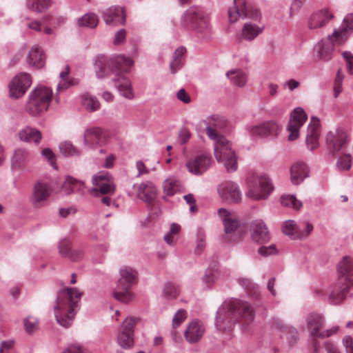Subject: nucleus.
Here are the masks:
<instances>
[{
	"instance_id": "nucleus-9",
	"label": "nucleus",
	"mask_w": 353,
	"mask_h": 353,
	"mask_svg": "<svg viewBox=\"0 0 353 353\" xmlns=\"http://www.w3.org/2000/svg\"><path fill=\"white\" fill-rule=\"evenodd\" d=\"M273 188L270 179L265 175L252 174L248 179V197L253 200L266 199Z\"/></svg>"
},
{
	"instance_id": "nucleus-28",
	"label": "nucleus",
	"mask_w": 353,
	"mask_h": 353,
	"mask_svg": "<svg viewBox=\"0 0 353 353\" xmlns=\"http://www.w3.org/2000/svg\"><path fill=\"white\" fill-rule=\"evenodd\" d=\"M332 18L333 14L329 10H319L310 16L308 20V28L312 30L323 27Z\"/></svg>"
},
{
	"instance_id": "nucleus-36",
	"label": "nucleus",
	"mask_w": 353,
	"mask_h": 353,
	"mask_svg": "<svg viewBox=\"0 0 353 353\" xmlns=\"http://www.w3.org/2000/svg\"><path fill=\"white\" fill-rule=\"evenodd\" d=\"M227 77L234 85L243 87L247 83V75L241 70H233L227 72Z\"/></svg>"
},
{
	"instance_id": "nucleus-63",
	"label": "nucleus",
	"mask_w": 353,
	"mask_h": 353,
	"mask_svg": "<svg viewBox=\"0 0 353 353\" xmlns=\"http://www.w3.org/2000/svg\"><path fill=\"white\" fill-rule=\"evenodd\" d=\"M185 201L188 204H189L190 206V210L192 212H195L196 211V207L195 205V200L194 199V196L192 194H189L187 195H185L183 196Z\"/></svg>"
},
{
	"instance_id": "nucleus-21",
	"label": "nucleus",
	"mask_w": 353,
	"mask_h": 353,
	"mask_svg": "<svg viewBox=\"0 0 353 353\" xmlns=\"http://www.w3.org/2000/svg\"><path fill=\"white\" fill-rule=\"evenodd\" d=\"M321 134L320 120L316 117H312L307 127L306 137L307 147L310 150H314L319 147V139Z\"/></svg>"
},
{
	"instance_id": "nucleus-13",
	"label": "nucleus",
	"mask_w": 353,
	"mask_h": 353,
	"mask_svg": "<svg viewBox=\"0 0 353 353\" xmlns=\"http://www.w3.org/2000/svg\"><path fill=\"white\" fill-rule=\"evenodd\" d=\"M240 17L257 20L260 19L261 14L256 8L248 6L246 0H234L233 6L228 10L229 20L235 22Z\"/></svg>"
},
{
	"instance_id": "nucleus-17",
	"label": "nucleus",
	"mask_w": 353,
	"mask_h": 353,
	"mask_svg": "<svg viewBox=\"0 0 353 353\" xmlns=\"http://www.w3.org/2000/svg\"><path fill=\"white\" fill-rule=\"evenodd\" d=\"M52 189L50 184L46 182H37L32 189L31 201L35 208H41L45 205L46 201L52 193Z\"/></svg>"
},
{
	"instance_id": "nucleus-43",
	"label": "nucleus",
	"mask_w": 353,
	"mask_h": 353,
	"mask_svg": "<svg viewBox=\"0 0 353 353\" xmlns=\"http://www.w3.org/2000/svg\"><path fill=\"white\" fill-rule=\"evenodd\" d=\"M118 343L123 348L128 349L134 345V335L121 331L118 335Z\"/></svg>"
},
{
	"instance_id": "nucleus-60",
	"label": "nucleus",
	"mask_w": 353,
	"mask_h": 353,
	"mask_svg": "<svg viewBox=\"0 0 353 353\" xmlns=\"http://www.w3.org/2000/svg\"><path fill=\"white\" fill-rule=\"evenodd\" d=\"M126 32L124 29L119 30L114 36V43L115 45H120L123 43L125 39Z\"/></svg>"
},
{
	"instance_id": "nucleus-8",
	"label": "nucleus",
	"mask_w": 353,
	"mask_h": 353,
	"mask_svg": "<svg viewBox=\"0 0 353 353\" xmlns=\"http://www.w3.org/2000/svg\"><path fill=\"white\" fill-rule=\"evenodd\" d=\"M121 277L114 291V297L122 302L128 303L133 298L130 288L136 283L137 272L131 268L125 267L120 270Z\"/></svg>"
},
{
	"instance_id": "nucleus-25",
	"label": "nucleus",
	"mask_w": 353,
	"mask_h": 353,
	"mask_svg": "<svg viewBox=\"0 0 353 353\" xmlns=\"http://www.w3.org/2000/svg\"><path fill=\"white\" fill-rule=\"evenodd\" d=\"M110 139L108 131L99 127L90 128V148H97L106 144Z\"/></svg>"
},
{
	"instance_id": "nucleus-40",
	"label": "nucleus",
	"mask_w": 353,
	"mask_h": 353,
	"mask_svg": "<svg viewBox=\"0 0 353 353\" xmlns=\"http://www.w3.org/2000/svg\"><path fill=\"white\" fill-rule=\"evenodd\" d=\"M339 155L336 167L341 171L349 170L352 166V155L349 153L341 152Z\"/></svg>"
},
{
	"instance_id": "nucleus-5",
	"label": "nucleus",
	"mask_w": 353,
	"mask_h": 353,
	"mask_svg": "<svg viewBox=\"0 0 353 353\" xmlns=\"http://www.w3.org/2000/svg\"><path fill=\"white\" fill-rule=\"evenodd\" d=\"M339 278L329 296L330 303H340L346 296L350 286H353V259L345 256L337 266Z\"/></svg>"
},
{
	"instance_id": "nucleus-16",
	"label": "nucleus",
	"mask_w": 353,
	"mask_h": 353,
	"mask_svg": "<svg viewBox=\"0 0 353 353\" xmlns=\"http://www.w3.org/2000/svg\"><path fill=\"white\" fill-rule=\"evenodd\" d=\"M307 114L301 108H295L290 115V119L288 125V130L290 132L288 140H296L299 136V130L307 120Z\"/></svg>"
},
{
	"instance_id": "nucleus-54",
	"label": "nucleus",
	"mask_w": 353,
	"mask_h": 353,
	"mask_svg": "<svg viewBox=\"0 0 353 353\" xmlns=\"http://www.w3.org/2000/svg\"><path fill=\"white\" fill-rule=\"evenodd\" d=\"M42 155L48 159L50 164L54 168L57 169L55 157L52 151L49 148H46L42 150Z\"/></svg>"
},
{
	"instance_id": "nucleus-34",
	"label": "nucleus",
	"mask_w": 353,
	"mask_h": 353,
	"mask_svg": "<svg viewBox=\"0 0 353 353\" xmlns=\"http://www.w3.org/2000/svg\"><path fill=\"white\" fill-rule=\"evenodd\" d=\"M19 138L27 142H34L38 144L41 139V133L36 128L26 127L19 132Z\"/></svg>"
},
{
	"instance_id": "nucleus-58",
	"label": "nucleus",
	"mask_w": 353,
	"mask_h": 353,
	"mask_svg": "<svg viewBox=\"0 0 353 353\" xmlns=\"http://www.w3.org/2000/svg\"><path fill=\"white\" fill-rule=\"evenodd\" d=\"M313 230V225L310 223H306L304 226V230L303 228V226H301V230H299V233L298 235V238H305Z\"/></svg>"
},
{
	"instance_id": "nucleus-52",
	"label": "nucleus",
	"mask_w": 353,
	"mask_h": 353,
	"mask_svg": "<svg viewBox=\"0 0 353 353\" xmlns=\"http://www.w3.org/2000/svg\"><path fill=\"white\" fill-rule=\"evenodd\" d=\"M187 318V312L184 310H178L172 319V326L174 328L179 327Z\"/></svg>"
},
{
	"instance_id": "nucleus-46",
	"label": "nucleus",
	"mask_w": 353,
	"mask_h": 353,
	"mask_svg": "<svg viewBox=\"0 0 353 353\" xmlns=\"http://www.w3.org/2000/svg\"><path fill=\"white\" fill-rule=\"evenodd\" d=\"M281 202L283 206L292 207L295 210H299L302 207V203L293 195L281 196Z\"/></svg>"
},
{
	"instance_id": "nucleus-3",
	"label": "nucleus",
	"mask_w": 353,
	"mask_h": 353,
	"mask_svg": "<svg viewBox=\"0 0 353 353\" xmlns=\"http://www.w3.org/2000/svg\"><path fill=\"white\" fill-rule=\"evenodd\" d=\"M254 319L253 310L250 305L241 301L235 300L223 307L217 312L216 325L219 330L226 331L237 321L248 324Z\"/></svg>"
},
{
	"instance_id": "nucleus-49",
	"label": "nucleus",
	"mask_w": 353,
	"mask_h": 353,
	"mask_svg": "<svg viewBox=\"0 0 353 353\" xmlns=\"http://www.w3.org/2000/svg\"><path fill=\"white\" fill-rule=\"evenodd\" d=\"M179 290L173 283L165 284L163 289V294L167 299H175L179 296Z\"/></svg>"
},
{
	"instance_id": "nucleus-6",
	"label": "nucleus",
	"mask_w": 353,
	"mask_h": 353,
	"mask_svg": "<svg viewBox=\"0 0 353 353\" xmlns=\"http://www.w3.org/2000/svg\"><path fill=\"white\" fill-rule=\"evenodd\" d=\"M52 99V90L48 87L39 85L29 94L26 110L32 116H38L48 109Z\"/></svg>"
},
{
	"instance_id": "nucleus-14",
	"label": "nucleus",
	"mask_w": 353,
	"mask_h": 353,
	"mask_svg": "<svg viewBox=\"0 0 353 353\" xmlns=\"http://www.w3.org/2000/svg\"><path fill=\"white\" fill-rule=\"evenodd\" d=\"M306 321L307 328L310 335L313 337H329L333 334L336 333L338 330L337 327H333L330 330H323L325 319L323 316L319 313H310L307 316Z\"/></svg>"
},
{
	"instance_id": "nucleus-64",
	"label": "nucleus",
	"mask_w": 353,
	"mask_h": 353,
	"mask_svg": "<svg viewBox=\"0 0 353 353\" xmlns=\"http://www.w3.org/2000/svg\"><path fill=\"white\" fill-rule=\"evenodd\" d=\"M177 99L185 103H188L190 102V97L184 89H181L176 94Z\"/></svg>"
},
{
	"instance_id": "nucleus-42",
	"label": "nucleus",
	"mask_w": 353,
	"mask_h": 353,
	"mask_svg": "<svg viewBox=\"0 0 353 353\" xmlns=\"http://www.w3.org/2000/svg\"><path fill=\"white\" fill-rule=\"evenodd\" d=\"M61 153L65 157L77 156L80 154L79 150L73 145L70 141H63L59 145Z\"/></svg>"
},
{
	"instance_id": "nucleus-51",
	"label": "nucleus",
	"mask_w": 353,
	"mask_h": 353,
	"mask_svg": "<svg viewBox=\"0 0 353 353\" xmlns=\"http://www.w3.org/2000/svg\"><path fill=\"white\" fill-rule=\"evenodd\" d=\"M219 275V272L217 269H208L205 272L203 280L208 285H210L214 283L218 279Z\"/></svg>"
},
{
	"instance_id": "nucleus-26",
	"label": "nucleus",
	"mask_w": 353,
	"mask_h": 353,
	"mask_svg": "<svg viewBox=\"0 0 353 353\" xmlns=\"http://www.w3.org/2000/svg\"><path fill=\"white\" fill-rule=\"evenodd\" d=\"M279 130V125L274 121H270L253 126L251 128V133L254 136L264 137L269 135L276 134Z\"/></svg>"
},
{
	"instance_id": "nucleus-24",
	"label": "nucleus",
	"mask_w": 353,
	"mask_h": 353,
	"mask_svg": "<svg viewBox=\"0 0 353 353\" xmlns=\"http://www.w3.org/2000/svg\"><path fill=\"white\" fill-rule=\"evenodd\" d=\"M137 196L142 201L150 203L157 196V190L155 185L150 181L141 183L134 185Z\"/></svg>"
},
{
	"instance_id": "nucleus-33",
	"label": "nucleus",
	"mask_w": 353,
	"mask_h": 353,
	"mask_svg": "<svg viewBox=\"0 0 353 353\" xmlns=\"http://www.w3.org/2000/svg\"><path fill=\"white\" fill-rule=\"evenodd\" d=\"M85 188V184L83 182L70 176H68L62 185V190L67 194L72 192H81Z\"/></svg>"
},
{
	"instance_id": "nucleus-57",
	"label": "nucleus",
	"mask_w": 353,
	"mask_h": 353,
	"mask_svg": "<svg viewBox=\"0 0 353 353\" xmlns=\"http://www.w3.org/2000/svg\"><path fill=\"white\" fill-rule=\"evenodd\" d=\"M258 252L261 256H268L276 253V248L274 245L262 246L259 249Z\"/></svg>"
},
{
	"instance_id": "nucleus-10",
	"label": "nucleus",
	"mask_w": 353,
	"mask_h": 353,
	"mask_svg": "<svg viewBox=\"0 0 353 353\" xmlns=\"http://www.w3.org/2000/svg\"><path fill=\"white\" fill-rule=\"evenodd\" d=\"M184 21L190 23V28L198 34L207 35L210 32V19L202 10L191 8L185 12Z\"/></svg>"
},
{
	"instance_id": "nucleus-62",
	"label": "nucleus",
	"mask_w": 353,
	"mask_h": 353,
	"mask_svg": "<svg viewBox=\"0 0 353 353\" xmlns=\"http://www.w3.org/2000/svg\"><path fill=\"white\" fill-rule=\"evenodd\" d=\"M186 52V49L183 47L178 48L174 52L172 59H176V61H181L183 63V57Z\"/></svg>"
},
{
	"instance_id": "nucleus-12",
	"label": "nucleus",
	"mask_w": 353,
	"mask_h": 353,
	"mask_svg": "<svg viewBox=\"0 0 353 353\" xmlns=\"http://www.w3.org/2000/svg\"><path fill=\"white\" fill-rule=\"evenodd\" d=\"M348 143V134L342 128L331 130L326 134L327 150L334 157L345 152Z\"/></svg>"
},
{
	"instance_id": "nucleus-20",
	"label": "nucleus",
	"mask_w": 353,
	"mask_h": 353,
	"mask_svg": "<svg viewBox=\"0 0 353 353\" xmlns=\"http://www.w3.org/2000/svg\"><path fill=\"white\" fill-rule=\"evenodd\" d=\"M212 159L210 155L200 154L186 163L189 172L196 175L202 174L210 166Z\"/></svg>"
},
{
	"instance_id": "nucleus-23",
	"label": "nucleus",
	"mask_w": 353,
	"mask_h": 353,
	"mask_svg": "<svg viewBox=\"0 0 353 353\" xmlns=\"http://www.w3.org/2000/svg\"><path fill=\"white\" fill-rule=\"evenodd\" d=\"M251 235L253 241L258 243H265L270 239L269 230L262 220H255L252 223Z\"/></svg>"
},
{
	"instance_id": "nucleus-30",
	"label": "nucleus",
	"mask_w": 353,
	"mask_h": 353,
	"mask_svg": "<svg viewBox=\"0 0 353 353\" xmlns=\"http://www.w3.org/2000/svg\"><path fill=\"white\" fill-rule=\"evenodd\" d=\"M27 61L31 67L34 68H43L46 63V55L42 48L37 45L33 46L30 50Z\"/></svg>"
},
{
	"instance_id": "nucleus-44",
	"label": "nucleus",
	"mask_w": 353,
	"mask_h": 353,
	"mask_svg": "<svg viewBox=\"0 0 353 353\" xmlns=\"http://www.w3.org/2000/svg\"><path fill=\"white\" fill-rule=\"evenodd\" d=\"M283 232L288 236L298 237L301 225H297L292 220L285 221L283 225Z\"/></svg>"
},
{
	"instance_id": "nucleus-7",
	"label": "nucleus",
	"mask_w": 353,
	"mask_h": 353,
	"mask_svg": "<svg viewBox=\"0 0 353 353\" xmlns=\"http://www.w3.org/2000/svg\"><path fill=\"white\" fill-rule=\"evenodd\" d=\"M213 141H214V154L216 161L223 163L228 172L236 171L238 167L237 159L230 141L225 137Z\"/></svg>"
},
{
	"instance_id": "nucleus-27",
	"label": "nucleus",
	"mask_w": 353,
	"mask_h": 353,
	"mask_svg": "<svg viewBox=\"0 0 353 353\" xmlns=\"http://www.w3.org/2000/svg\"><path fill=\"white\" fill-rule=\"evenodd\" d=\"M205 328L199 321H191L185 332V338L190 343H196L203 336Z\"/></svg>"
},
{
	"instance_id": "nucleus-61",
	"label": "nucleus",
	"mask_w": 353,
	"mask_h": 353,
	"mask_svg": "<svg viewBox=\"0 0 353 353\" xmlns=\"http://www.w3.org/2000/svg\"><path fill=\"white\" fill-rule=\"evenodd\" d=\"M343 345L347 353H353V339L350 336H346L343 340Z\"/></svg>"
},
{
	"instance_id": "nucleus-47",
	"label": "nucleus",
	"mask_w": 353,
	"mask_h": 353,
	"mask_svg": "<svg viewBox=\"0 0 353 353\" xmlns=\"http://www.w3.org/2000/svg\"><path fill=\"white\" fill-rule=\"evenodd\" d=\"M139 318L128 317L123 322L121 327L122 332H125L134 335V327L139 322Z\"/></svg>"
},
{
	"instance_id": "nucleus-1",
	"label": "nucleus",
	"mask_w": 353,
	"mask_h": 353,
	"mask_svg": "<svg viewBox=\"0 0 353 353\" xmlns=\"http://www.w3.org/2000/svg\"><path fill=\"white\" fill-rule=\"evenodd\" d=\"M133 63L132 59L124 55H117L110 59L100 57L96 60L94 67L97 74L100 78L112 75L115 86L120 93L125 98L132 99L134 94L132 84L124 74L130 71Z\"/></svg>"
},
{
	"instance_id": "nucleus-56",
	"label": "nucleus",
	"mask_w": 353,
	"mask_h": 353,
	"mask_svg": "<svg viewBox=\"0 0 353 353\" xmlns=\"http://www.w3.org/2000/svg\"><path fill=\"white\" fill-rule=\"evenodd\" d=\"M13 345V341H2L0 346V353H15Z\"/></svg>"
},
{
	"instance_id": "nucleus-50",
	"label": "nucleus",
	"mask_w": 353,
	"mask_h": 353,
	"mask_svg": "<svg viewBox=\"0 0 353 353\" xmlns=\"http://www.w3.org/2000/svg\"><path fill=\"white\" fill-rule=\"evenodd\" d=\"M343 78L344 75L343 74L341 70L339 69L337 71L336 76L334 83V94L335 98H336L343 90L342 82Z\"/></svg>"
},
{
	"instance_id": "nucleus-39",
	"label": "nucleus",
	"mask_w": 353,
	"mask_h": 353,
	"mask_svg": "<svg viewBox=\"0 0 353 353\" xmlns=\"http://www.w3.org/2000/svg\"><path fill=\"white\" fill-rule=\"evenodd\" d=\"M28 158V153L23 149H18L14 152L12 159V165L14 168L23 167Z\"/></svg>"
},
{
	"instance_id": "nucleus-48",
	"label": "nucleus",
	"mask_w": 353,
	"mask_h": 353,
	"mask_svg": "<svg viewBox=\"0 0 353 353\" xmlns=\"http://www.w3.org/2000/svg\"><path fill=\"white\" fill-rule=\"evenodd\" d=\"M26 331L31 334L39 327V321L34 316H29L23 320Z\"/></svg>"
},
{
	"instance_id": "nucleus-59",
	"label": "nucleus",
	"mask_w": 353,
	"mask_h": 353,
	"mask_svg": "<svg viewBox=\"0 0 353 353\" xmlns=\"http://www.w3.org/2000/svg\"><path fill=\"white\" fill-rule=\"evenodd\" d=\"M62 353H86L85 349L79 344H73L69 346Z\"/></svg>"
},
{
	"instance_id": "nucleus-32",
	"label": "nucleus",
	"mask_w": 353,
	"mask_h": 353,
	"mask_svg": "<svg viewBox=\"0 0 353 353\" xmlns=\"http://www.w3.org/2000/svg\"><path fill=\"white\" fill-rule=\"evenodd\" d=\"M263 30V27H260L252 23H245L242 28L241 37L247 41L254 40Z\"/></svg>"
},
{
	"instance_id": "nucleus-22",
	"label": "nucleus",
	"mask_w": 353,
	"mask_h": 353,
	"mask_svg": "<svg viewBox=\"0 0 353 353\" xmlns=\"http://www.w3.org/2000/svg\"><path fill=\"white\" fill-rule=\"evenodd\" d=\"M218 215L223 223L224 230L227 234L236 232L239 227V221L234 212L221 208L218 210Z\"/></svg>"
},
{
	"instance_id": "nucleus-37",
	"label": "nucleus",
	"mask_w": 353,
	"mask_h": 353,
	"mask_svg": "<svg viewBox=\"0 0 353 353\" xmlns=\"http://www.w3.org/2000/svg\"><path fill=\"white\" fill-rule=\"evenodd\" d=\"M51 3V0H27V7L29 10L41 13L48 10Z\"/></svg>"
},
{
	"instance_id": "nucleus-4",
	"label": "nucleus",
	"mask_w": 353,
	"mask_h": 353,
	"mask_svg": "<svg viewBox=\"0 0 353 353\" xmlns=\"http://www.w3.org/2000/svg\"><path fill=\"white\" fill-rule=\"evenodd\" d=\"M353 30V14H347L343 19L341 27L335 30L331 36L319 42L314 50L320 59L328 61L332 57V53L335 46H341L348 38L349 31Z\"/></svg>"
},
{
	"instance_id": "nucleus-15",
	"label": "nucleus",
	"mask_w": 353,
	"mask_h": 353,
	"mask_svg": "<svg viewBox=\"0 0 353 353\" xmlns=\"http://www.w3.org/2000/svg\"><path fill=\"white\" fill-rule=\"evenodd\" d=\"M31 83V77L28 73L23 72L16 75L9 84L10 96L14 99L21 97Z\"/></svg>"
},
{
	"instance_id": "nucleus-19",
	"label": "nucleus",
	"mask_w": 353,
	"mask_h": 353,
	"mask_svg": "<svg viewBox=\"0 0 353 353\" xmlns=\"http://www.w3.org/2000/svg\"><path fill=\"white\" fill-rule=\"evenodd\" d=\"M203 123L206 125L205 132L210 139L214 140L223 137L219 132L226 125V121L223 117L212 114L204 119Z\"/></svg>"
},
{
	"instance_id": "nucleus-55",
	"label": "nucleus",
	"mask_w": 353,
	"mask_h": 353,
	"mask_svg": "<svg viewBox=\"0 0 353 353\" xmlns=\"http://www.w3.org/2000/svg\"><path fill=\"white\" fill-rule=\"evenodd\" d=\"M342 54L346 62L348 72L353 75V55L349 52H343Z\"/></svg>"
},
{
	"instance_id": "nucleus-41",
	"label": "nucleus",
	"mask_w": 353,
	"mask_h": 353,
	"mask_svg": "<svg viewBox=\"0 0 353 353\" xmlns=\"http://www.w3.org/2000/svg\"><path fill=\"white\" fill-rule=\"evenodd\" d=\"M59 252L62 256L68 257L72 261H77L78 259V257L73 255V254L77 252L74 249L71 250L70 242L68 240L64 239L60 242Z\"/></svg>"
},
{
	"instance_id": "nucleus-53",
	"label": "nucleus",
	"mask_w": 353,
	"mask_h": 353,
	"mask_svg": "<svg viewBox=\"0 0 353 353\" xmlns=\"http://www.w3.org/2000/svg\"><path fill=\"white\" fill-rule=\"evenodd\" d=\"M136 168L138 171V176L148 174L150 173V171L148 169V166H147L145 162L142 160H139L136 162Z\"/></svg>"
},
{
	"instance_id": "nucleus-2",
	"label": "nucleus",
	"mask_w": 353,
	"mask_h": 353,
	"mask_svg": "<svg viewBox=\"0 0 353 353\" xmlns=\"http://www.w3.org/2000/svg\"><path fill=\"white\" fill-rule=\"evenodd\" d=\"M82 293L76 288L63 287L57 293L53 307L57 322L64 327H70L80 308Z\"/></svg>"
},
{
	"instance_id": "nucleus-31",
	"label": "nucleus",
	"mask_w": 353,
	"mask_h": 353,
	"mask_svg": "<svg viewBox=\"0 0 353 353\" xmlns=\"http://www.w3.org/2000/svg\"><path fill=\"white\" fill-rule=\"evenodd\" d=\"M308 170L307 165L303 162H297L291 168V180L295 185L299 184L307 177Z\"/></svg>"
},
{
	"instance_id": "nucleus-18",
	"label": "nucleus",
	"mask_w": 353,
	"mask_h": 353,
	"mask_svg": "<svg viewBox=\"0 0 353 353\" xmlns=\"http://www.w3.org/2000/svg\"><path fill=\"white\" fill-rule=\"evenodd\" d=\"M219 196L228 203H238L241 199V193L239 186L232 181H225L217 188Z\"/></svg>"
},
{
	"instance_id": "nucleus-45",
	"label": "nucleus",
	"mask_w": 353,
	"mask_h": 353,
	"mask_svg": "<svg viewBox=\"0 0 353 353\" xmlns=\"http://www.w3.org/2000/svg\"><path fill=\"white\" fill-rule=\"evenodd\" d=\"M181 227L176 224L172 223L170 227V232L164 236V240L168 245H174L178 238V234L179 233Z\"/></svg>"
},
{
	"instance_id": "nucleus-35",
	"label": "nucleus",
	"mask_w": 353,
	"mask_h": 353,
	"mask_svg": "<svg viewBox=\"0 0 353 353\" xmlns=\"http://www.w3.org/2000/svg\"><path fill=\"white\" fill-rule=\"evenodd\" d=\"M182 188L181 182L174 177H169L163 183V193L167 196H173Z\"/></svg>"
},
{
	"instance_id": "nucleus-29",
	"label": "nucleus",
	"mask_w": 353,
	"mask_h": 353,
	"mask_svg": "<svg viewBox=\"0 0 353 353\" xmlns=\"http://www.w3.org/2000/svg\"><path fill=\"white\" fill-rule=\"evenodd\" d=\"M105 22L108 25L123 24L125 21L124 8L122 7L110 8L103 14Z\"/></svg>"
},
{
	"instance_id": "nucleus-38",
	"label": "nucleus",
	"mask_w": 353,
	"mask_h": 353,
	"mask_svg": "<svg viewBox=\"0 0 353 353\" xmlns=\"http://www.w3.org/2000/svg\"><path fill=\"white\" fill-rule=\"evenodd\" d=\"M70 68L69 65H65L63 71L60 72L59 77L61 81L59 82L57 85V91L61 92L63 90H66L69 87L74 85L73 81L72 79H69L68 75L70 73Z\"/></svg>"
},
{
	"instance_id": "nucleus-11",
	"label": "nucleus",
	"mask_w": 353,
	"mask_h": 353,
	"mask_svg": "<svg viewBox=\"0 0 353 353\" xmlns=\"http://www.w3.org/2000/svg\"><path fill=\"white\" fill-rule=\"evenodd\" d=\"M92 182L94 188L90 193L94 196L103 194L112 195L116 191L114 178L108 172H100L92 176Z\"/></svg>"
}]
</instances>
